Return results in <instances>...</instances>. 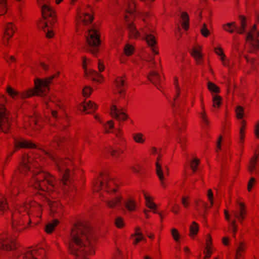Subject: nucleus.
Returning a JSON list of instances; mask_svg holds the SVG:
<instances>
[{
    "label": "nucleus",
    "instance_id": "17",
    "mask_svg": "<svg viewBox=\"0 0 259 259\" xmlns=\"http://www.w3.org/2000/svg\"><path fill=\"white\" fill-rule=\"evenodd\" d=\"M98 187L101 189H105L108 192L111 191L115 192L117 189L113 188V186L114 185V182L113 179H103L102 181H100L99 182Z\"/></svg>",
    "mask_w": 259,
    "mask_h": 259
},
{
    "label": "nucleus",
    "instance_id": "37",
    "mask_svg": "<svg viewBox=\"0 0 259 259\" xmlns=\"http://www.w3.org/2000/svg\"><path fill=\"white\" fill-rule=\"evenodd\" d=\"M223 28L225 30L230 32L233 33L234 30L237 28L235 22L228 23L223 25Z\"/></svg>",
    "mask_w": 259,
    "mask_h": 259
},
{
    "label": "nucleus",
    "instance_id": "22",
    "mask_svg": "<svg viewBox=\"0 0 259 259\" xmlns=\"http://www.w3.org/2000/svg\"><path fill=\"white\" fill-rule=\"evenodd\" d=\"M149 79L159 90L158 83L161 81V78L155 70H151L148 75Z\"/></svg>",
    "mask_w": 259,
    "mask_h": 259
},
{
    "label": "nucleus",
    "instance_id": "56",
    "mask_svg": "<svg viewBox=\"0 0 259 259\" xmlns=\"http://www.w3.org/2000/svg\"><path fill=\"white\" fill-rule=\"evenodd\" d=\"M174 84H175V88L176 90V95L175 96L174 100V101H176V100H177L178 97L180 95V87L179 86V85L178 84V79L177 78L175 79Z\"/></svg>",
    "mask_w": 259,
    "mask_h": 259
},
{
    "label": "nucleus",
    "instance_id": "19",
    "mask_svg": "<svg viewBox=\"0 0 259 259\" xmlns=\"http://www.w3.org/2000/svg\"><path fill=\"white\" fill-rule=\"evenodd\" d=\"M111 114L112 117L119 121H123L127 119V116L122 109H118L113 105L111 108Z\"/></svg>",
    "mask_w": 259,
    "mask_h": 259
},
{
    "label": "nucleus",
    "instance_id": "40",
    "mask_svg": "<svg viewBox=\"0 0 259 259\" xmlns=\"http://www.w3.org/2000/svg\"><path fill=\"white\" fill-rule=\"evenodd\" d=\"M207 88L212 93V95H213V93H218L220 92L219 87L211 82H208Z\"/></svg>",
    "mask_w": 259,
    "mask_h": 259
},
{
    "label": "nucleus",
    "instance_id": "60",
    "mask_svg": "<svg viewBox=\"0 0 259 259\" xmlns=\"http://www.w3.org/2000/svg\"><path fill=\"white\" fill-rule=\"evenodd\" d=\"M105 128L106 130V132H110V130L113 128V123L112 121H108L106 124H105Z\"/></svg>",
    "mask_w": 259,
    "mask_h": 259
},
{
    "label": "nucleus",
    "instance_id": "52",
    "mask_svg": "<svg viewBox=\"0 0 259 259\" xmlns=\"http://www.w3.org/2000/svg\"><path fill=\"white\" fill-rule=\"evenodd\" d=\"M109 152L111 153L112 156L117 157L119 156L120 153L123 152V150L120 149V148L117 149H113L112 148H110L109 150Z\"/></svg>",
    "mask_w": 259,
    "mask_h": 259
},
{
    "label": "nucleus",
    "instance_id": "15",
    "mask_svg": "<svg viewBox=\"0 0 259 259\" xmlns=\"http://www.w3.org/2000/svg\"><path fill=\"white\" fill-rule=\"evenodd\" d=\"M177 130H178V134L177 135V141L178 143L180 144L181 148L182 150H184L185 148V143L186 139L184 137L181 136L182 133V128L185 127V124L184 123L183 119L182 118V123H180L178 121L176 122Z\"/></svg>",
    "mask_w": 259,
    "mask_h": 259
},
{
    "label": "nucleus",
    "instance_id": "9",
    "mask_svg": "<svg viewBox=\"0 0 259 259\" xmlns=\"http://www.w3.org/2000/svg\"><path fill=\"white\" fill-rule=\"evenodd\" d=\"M46 251L44 248H29L18 259H45Z\"/></svg>",
    "mask_w": 259,
    "mask_h": 259
},
{
    "label": "nucleus",
    "instance_id": "16",
    "mask_svg": "<svg viewBox=\"0 0 259 259\" xmlns=\"http://www.w3.org/2000/svg\"><path fill=\"white\" fill-rule=\"evenodd\" d=\"M56 163L58 170L63 174L62 178H68V177H72L73 176V172L68 171V169L65 168V166L68 164L66 160H59L58 161H56Z\"/></svg>",
    "mask_w": 259,
    "mask_h": 259
},
{
    "label": "nucleus",
    "instance_id": "32",
    "mask_svg": "<svg viewBox=\"0 0 259 259\" xmlns=\"http://www.w3.org/2000/svg\"><path fill=\"white\" fill-rule=\"evenodd\" d=\"M107 205L108 207L110 208H113L116 206H118L121 203V197L117 196L114 199L111 200L107 201L106 202Z\"/></svg>",
    "mask_w": 259,
    "mask_h": 259
},
{
    "label": "nucleus",
    "instance_id": "14",
    "mask_svg": "<svg viewBox=\"0 0 259 259\" xmlns=\"http://www.w3.org/2000/svg\"><path fill=\"white\" fill-rule=\"evenodd\" d=\"M143 32L145 34V39L148 45L151 48L152 51L153 53L157 54V52L155 49V46L156 44L155 37L151 33L152 30L148 28L143 30Z\"/></svg>",
    "mask_w": 259,
    "mask_h": 259
},
{
    "label": "nucleus",
    "instance_id": "25",
    "mask_svg": "<svg viewBox=\"0 0 259 259\" xmlns=\"http://www.w3.org/2000/svg\"><path fill=\"white\" fill-rule=\"evenodd\" d=\"M199 48L200 49L194 47L191 51V55L194 58L197 64H200L203 62L202 54L201 53L200 51L201 48L199 47Z\"/></svg>",
    "mask_w": 259,
    "mask_h": 259
},
{
    "label": "nucleus",
    "instance_id": "36",
    "mask_svg": "<svg viewBox=\"0 0 259 259\" xmlns=\"http://www.w3.org/2000/svg\"><path fill=\"white\" fill-rule=\"evenodd\" d=\"M171 106L172 107V111L174 114H180L179 113V111L181 110V102L176 100L174 102L171 103Z\"/></svg>",
    "mask_w": 259,
    "mask_h": 259
},
{
    "label": "nucleus",
    "instance_id": "1",
    "mask_svg": "<svg viewBox=\"0 0 259 259\" xmlns=\"http://www.w3.org/2000/svg\"><path fill=\"white\" fill-rule=\"evenodd\" d=\"M95 242L91 229L81 223H77L71 230L69 249L76 259H86L88 255L94 254Z\"/></svg>",
    "mask_w": 259,
    "mask_h": 259
},
{
    "label": "nucleus",
    "instance_id": "13",
    "mask_svg": "<svg viewBox=\"0 0 259 259\" xmlns=\"http://www.w3.org/2000/svg\"><path fill=\"white\" fill-rule=\"evenodd\" d=\"M35 162L37 163L38 161L36 160L34 161L33 158L29 157L27 155H24L23 156L22 162L19 169L20 172L23 173L25 171L30 170V164L34 166H36Z\"/></svg>",
    "mask_w": 259,
    "mask_h": 259
},
{
    "label": "nucleus",
    "instance_id": "35",
    "mask_svg": "<svg viewBox=\"0 0 259 259\" xmlns=\"http://www.w3.org/2000/svg\"><path fill=\"white\" fill-rule=\"evenodd\" d=\"M239 19L241 23V27L236 29V31L240 34H243L245 32V27H246V23H245V18L243 16H239Z\"/></svg>",
    "mask_w": 259,
    "mask_h": 259
},
{
    "label": "nucleus",
    "instance_id": "24",
    "mask_svg": "<svg viewBox=\"0 0 259 259\" xmlns=\"http://www.w3.org/2000/svg\"><path fill=\"white\" fill-rule=\"evenodd\" d=\"M124 78H125V76L118 77L115 80L116 89L120 94L123 93L125 90L124 87L126 85V83Z\"/></svg>",
    "mask_w": 259,
    "mask_h": 259
},
{
    "label": "nucleus",
    "instance_id": "42",
    "mask_svg": "<svg viewBox=\"0 0 259 259\" xmlns=\"http://www.w3.org/2000/svg\"><path fill=\"white\" fill-rule=\"evenodd\" d=\"M181 18L184 20V22L182 23V26L184 27L185 29H187L188 28V15L186 12L182 13L181 15Z\"/></svg>",
    "mask_w": 259,
    "mask_h": 259
},
{
    "label": "nucleus",
    "instance_id": "6",
    "mask_svg": "<svg viewBox=\"0 0 259 259\" xmlns=\"http://www.w3.org/2000/svg\"><path fill=\"white\" fill-rule=\"evenodd\" d=\"M259 31H256V25L247 33L245 36L246 48L250 53H255L259 49Z\"/></svg>",
    "mask_w": 259,
    "mask_h": 259
},
{
    "label": "nucleus",
    "instance_id": "27",
    "mask_svg": "<svg viewBox=\"0 0 259 259\" xmlns=\"http://www.w3.org/2000/svg\"><path fill=\"white\" fill-rule=\"evenodd\" d=\"M257 156L253 157L250 161L248 170L252 174H257L259 171V164H257Z\"/></svg>",
    "mask_w": 259,
    "mask_h": 259
},
{
    "label": "nucleus",
    "instance_id": "55",
    "mask_svg": "<svg viewBox=\"0 0 259 259\" xmlns=\"http://www.w3.org/2000/svg\"><path fill=\"white\" fill-rule=\"evenodd\" d=\"M200 31L202 34L205 37H207L209 34V31L207 28L206 25L205 23L203 24V26L201 28Z\"/></svg>",
    "mask_w": 259,
    "mask_h": 259
},
{
    "label": "nucleus",
    "instance_id": "23",
    "mask_svg": "<svg viewBox=\"0 0 259 259\" xmlns=\"http://www.w3.org/2000/svg\"><path fill=\"white\" fill-rule=\"evenodd\" d=\"M15 32V27L12 23H8L5 27V36L4 38V43L6 45V41L13 36Z\"/></svg>",
    "mask_w": 259,
    "mask_h": 259
},
{
    "label": "nucleus",
    "instance_id": "49",
    "mask_svg": "<svg viewBox=\"0 0 259 259\" xmlns=\"http://www.w3.org/2000/svg\"><path fill=\"white\" fill-rule=\"evenodd\" d=\"M181 202L184 207L188 208L190 206L189 197L188 196L182 197Z\"/></svg>",
    "mask_w": 259,
    "mask_h": 259
},
{
    "label": "nucleus",
    "instance_id": "29",
    "mask_svg": "<svg viewBox=\"0 0 259 259\" xmlns=\"http://www.w3.org/2000/svg\"><path fill=\"white\" fill-rule=\"evenodd\" d=\"M51 212L52 214L54 213H62V206L58 202H51L49 203Z\"/></svg>",
    "mask_w": 259,
    "mask_h": 259
},
{
    "label": "nucleus",
    "instance_id": "31",
    "mask_svg": "<svg viewBox=\"0 0 259 259\" xmlns=\"http://www.w3.org/2000/svg\"><path fill=\"white\" fill-rule=\"evenodd\" d=\"M190 236L193 237L196 235L199 231V225L196 222H193L190 226Z\"/></svg>",
    "mask_w": 259,
    "mask_h": 259
},
{
    "label": "nucleus",
    "instance_id": "61",
    "mask_svg": "<svg viewBox=\"0 0 259 259\" xmlns=\"http://www.w3.org/2000/svg\"><path fill=\"white\" fill-rule=\"evenodd\" d=\"M245 248H246L245 245L244 244V243L243 242H241L239 243V245L236 251L241 252H244L245 251Z\"/></svg>",
    "mask_w": 259,
    "mask_h": 259
},
{
    "label": "nucleus",
    "instance_id": "26",
    "mask_svg": "<svg viewBox=\"0 0 259 259\" xmlns=\"http://www.w3.org/2000/svg\"><path fill=\"white\" fill-rule=\"evenodd\" d=\"M160 159V155L157 157V161L156 163V170L158 178H164V177L168 176V174L167 171V168L166 166H165V170H162L160 164L159 163V160Z\"/></svg>",
    "mask_w": 259,
    "mask_h": 259
},
{
    "label": "nucleus",
    "instance_id": "54",
    "mask_svg": "<svg viewBox=\"0 0 259 259\" xmlns=\"http://www.w3.org/2000/svg\"><path fill=\"white\" fill-rule=\"evenodd\" d=\"M195 204L198 206H201L204 208L205 209L207 208V203L206 202H204L201 199H197L195 201Z\"/></svg>",
    "mask_w": 259,
    "mask_h": 259
},
{
    "label": "nucleus",
    "instance_id": "53",
    "mask_svg": "<svg viewBox=\"0 0 259 259\" xmlns=\"http://www.w3.org/2000/svg\"><path fill=\"white\" fill-rule=\"evenodd\" d=\"M131 237L132 238H134V240L133 241V244L134 245H137L140 241L144 239L143 235H135L134 236H132V235Z\"/></svg>",
    "mask_w": 259,
    "mask_h": 259
},
{
    "label": "nucleus",
    "instance_id": "30",
    "mask_svg": "<svg viewBox=\"0 0 259 259\" xmlns=\"http://www.w3.org/2000/svg\"><path fill=\"white\" fill-rule=\"evenodd\" d=\"M144 196L146 201V206L151 209H155L156 208V205L152 200V198L150 195L146 192H144Z\"/></svg>",
    "mask_w": 259,
    "mask_h": 259
},
{
    "label": "nucleus",
    "instance_id": "10",
    "mask_svg": "<svg viewBox=\"0 0 259 259\" xmlns=\"http://www.w3.org/2000/svg\"><path fill=\"white\" fill-rule=\"evenodd\" d=\"M18 246L15 239L11 236L5 234L0 236V250H12L16 249Z\"/></svg>",
    "mask_w": 259,
    "mask_h": 259
},
{
    "label": "nucleus",
    "instance_id": "34",
    "mask_svg": "<svg viewBox=\"0 0 259 259\" xmlns=\"http://www.w3.org/2000/svg\"><path fill=\"white\" fill-rule=\"evenodd\" d=\"M7 201L4 198H0V215L4 214L8 209Z\"/></svg>",
    "mask_w": 259,
    "mask_h": 259
},
{
    "label": "nucleus",
    "instance_id": "43",
    "mask_svg": "<svg viewBox=\"0 0 259 259\" xmlns=\"http://www.w3.org/2000/svg\"><path fill=\"white\" fill-rule=\"evenodd\" d=\"M7 10L6 0H0V15L5 14Z\"/></svg>",
    "mask_w": 259,
    "mask_h": 259
},
{
    "label": "nucleus",
    "instance_id": "3",
    "mask_svg": "<svg viewBox=\"0 0 259 259\" xmlns=\"http://www.w3.org/2000/svg\"><path fill=\"white\" fill-rule=\"evenodd\" d=\"M35 205H36L35 202H31L30 203H24L16 208L12 215V227L14 233H20L27 228L24 224V220L29 219V211L33 210Z\"/></svg>",
    "mask_w": 259,
    "mask_h": 259
},
{
    "label": "nucleus",
    "instance_id": "44",
    "mask_svg": "<svg viewBox=\"0 0 259 259\" xmlns=\"http://www.w3.org/2000/svg\"><path fill=\"white\" fill-rule=\"evenodd\" d=\"M214 51H215V52L217 54H218V55H220L221 58V59L222 60V61H223V64L224 66H228V64L227 63H226L225 61H224V59H225V55H224V54L222 52V49L221 48H215L214 49Z\"/></svg>",
    "mask_w": 259,
    "mask_h": 259
},
{
    "label": "nucleus",
    "instance_id": "8",
    "mask_svg": "<svg viewBox=\"0 0 259 259\" xmlns=\"http://www.w3.org/2000/svg\"><path fill=\"white\" fill-rule=\"evenodd\" d=\"M11 118L9 112L4 106L0 104V130L5 133H8L10 129Z\"/></svg>",
    "mask_w": 259,
    "mask_h": 259
},
{
    "label": "nucleus",
    "instance_id": "28",
    "mask_svg": "<svg viewBox=\"0 0 259 259\" xmlns=\"http://www.w3.org/2000/svg\"><path fill=\"white\" fill-rule=\"evenodd\" d=\"M97 108V105L91 101L83 102L79 107L80 111H87L88 110L94 111Z\"/></svg>",
    "mask_w": 259,
    "mask_h": 259
},
{
    "label": "nucleus",
    "instance_id": "38",
    "mask_svg": "<svg viewBox=\"0 0 259 259\" xmlns=\"http://www.w3.org/2000/svg\"><path fill=\"white\" fill-rule=\"evenodd\" d=\"M79 21L82 22L84 25H88L91 23L93 20V17L88 14H87L83 17L82 16L79 17Z\"/></svg>",
    "mask_w": 259,
    "mask_h": 259
},
{
    "label": "nucleus",
    "instance_id": "12",
    "mask_svg": "<svg viewBox=\"0 0 259 259\" xmlns=\"http://www.w3.org/2000/svg\"><path fill=\"white\" fill-rule=\"evenodd\" d=\"M233 213L239 222L241 224H242L247 214L245 204L243 202H239L238 203V206L237 207V210L233 211Z\"/></svg>",
    "mask_w": 259,
    "mask_h": 259
},
{
    "label": "nucleus",
    "instance_id": "62",
    "mask_svg": "<svg viewBox=\"0 0 259 259\" xmlns=\"http://www.w3.org/2000/svg\"><path fill=\"white\" fill-rule=\"evenodd\" d=\"M180 209V206L175 204L171 208V211L174 213L175 214H177L179 213V210Z\"/></svg>",
    "mask_w": 259,
    "mask_h": 259
},
{
    "label": "nucleus",
    "instance_id": "58",
    "mask_svg": "<svg viewBox=\"0 0 259 259\" xmlns=\"http://www.w3.org/2000/svg\"><path fill=\"white\" fill-rule=\"evenodd\" d=\"M246 60L249 64H250L252 65L253 68L258 63V61L254 58H247Z\"/></svg>",
    "mask_w": 259,
    "mask_h": 259
},
{
    "label": "nucleus",
    "instance_id": "4",
    "mask_svg": "<svg viewBox=\"0 0 259 259\" xmlns=\"http://www.w3.org/2000/svg\"><path fill=\"white\" fill-rule=\"evenodd\" d=\"M38 4L41 7L42 15L44 19L46 20L43 23L42 28L44 31L46 32V36L51 38L53 33L50 29L49 23L52 25L56 22V16L55 12L52 8L48 5V0H38Z\"/></svg>",
    "mask_w": 259,
    "mask_h": 259
},
{
    "label": "nucleus",
    "instance_id": "48",
    "mask_svg": "<svg viewBox=\"0 0 259 259\" xmlns=\"http://www.w3.org/2000/svg\"><path fill=\"white\" fill-rule=\"evenodd\" d=\"M115 224L118 228H122L124 226L123 220L121 217H117L115 221Z\"/></svg>",
    "mask_w": 259,
    "mask_h": 259
},
{
    "label": "nucleus",
    "instance_id": "33",
    "mask_svg": "<svg viewBox=\"0 0 259 259\" xmlns=\"http://www.w3.org/2000/svg\"><path fill=\"white\" fill-rule=\"evenodd\" d=\"M58 223L59 221L57 219H55L52 222L48 223L46 226V232L48 234L52 233Z\"/></svg>",
    "mask_w": 259,
    "mask_h": 259
},
{
    "label": "nucleus",
    "instance_id": "46",
    "mask_svg": "<svg viewBox=\"0 0 259 259\" xmlns=\"http://www.w3.org/2000/svg\"><path fill=\"white\" fill-rule=\"evenodd\" d=\"M243 108L240 106H237L235 109L236 116L238 119H242L243 116Z\"/></svg>",
    "mask_w": 259,
    "mask_h": 259
},
{
    "label": "nucleus",
    "instance_id": "50",
    "mask_svg": "<svg viewBox=\"0 0 259 259\" xmlns=\"http://www.w3.org/2000/svg\"><path fill=\"white\" fill-rule=\"evenodd\" d=\"M134 139L136 142L139 143H143L145 141V139L143 138V135L141 133L135 134L134 136Z\"/></svg>",
    "mask_w": 259,
    "mask_h": 259
},
{
    "label": "nucleus",
    "instance_id": "47",
    "mask_svg": "<svg viewBox=\"0 0 259 259\" xmlns=\"http://www.w3.org/2000/svg\"><path fill=\"white\" fill-rule=\"evenodd\" d=\"M171 234L173 237L174 240L178 242L180 240V234L178 230L176 228H172L171 230Z\"/></svg>",
    "mask_w": 259,
    "mask_h": 259
},
{
    "label": "nucleus",
    "instance_id": "64",
    "mask_svg": "<svg viewBox=\"0 0 259 259\" xmlns=\"http://www.w3.org/2000/svg\"><path fill=\"white\" fill-rule=\"evenodd\" d=\"M200 117L202 119L204 123L206 125H207L208 123V120L207 119V117L204 113H200Z\"/></svg>",
    "mask_w": 259,
    "mask_h": 259
},
{
    "label": "nucleus",
    "instance_id": "51",
    "mask_svg": "<svg viewBox=\"0 0 259 259\" xmlns=\"http://www.w3.org/2000/svg\"><path fill=\"white\" fill-rule=\"evenodd\" d=\"M257 184L256 179H249L247 184V190L250 192L253 187Z\"/></svg>",
    "mask_w": 259,
    "mask_h": 259
},
{
    "label": "nucleus",
    "instance_id": "59",
    "mask_svg": "<svg viewBox=\"0 0 259 259\" xmlns=\"http://www.w3.org/2000/svg\"><path fill=\"white\" fill-rule=\"evenodd\" d=\"M92 89L88 87H86L84 88L82 91L83 95L84 97H89L91 93Z\"/></svg>",
    "mask_w": 259,
    "mask_h": 259
},
{
    "label": "nucleus",
    "instance_id": "18",
    "mask_svg": "<svg viewBox=\"0 0 259 259\" xmlns=\"http://www.w3.org/2000/svg\"><path fill=\"white\" fill-rule=\"evenodd\" d=\"M14 144L16 148H36V146L34 144L22 138H14Z\"/></svg>",
    "mask_w": 259,
    "mask_h": 259
},
{
    "label": "nucleus",
    "instance_id": "45",
    "mask_svg": "<svg viewBox=\"0 0 259 259\" xmlns=\"http://www.w3.org/2000/svg\"><path fill=\"white\" fill-rule=\"evenodd\" d=\"M134 49L133 46L127 44L124 49V52L126 56H131L134 52Z\"/></svg>",
    "mask_w": 259,
    "mask_h": 259
},
{
    "label": "nucleus",
    "instance_id": "21",
    "mask_svg": "<svg viewBox=\"0 0 259 259\" xmlns=\"http://www.w3.org/2000/svg\"><path fill=\"white\" fill-rule=\"evenodd\" d=\"M200 160L197 158H193V159L188 161V164L190 168V171L187 172L186 176H191L193 174H195L199 170V165Z\"/></svg>",
    "mask_w": 259,
    "mask_h": 259
},
{
    "label": "nucleus",
    "instance_id": "41",
    "mask_svg": "<svg viewBox=\"0 0 259 259\" xmlns=\"http://www.w3.org/2000/svg\"><path fill=\"white\" fill-rule=\"evenodd\" d=\"M222 98L217 95H212L213 106L215 108L219 107L221 104Z\"/></svg>",
    "mask_w": 259,
    "mask_h": 259
},
{
    "label": "nucleus",
    "instance_id": "20",
    "mask_svg": "<svg viewBox=\"0 0 259 259\" xmlns=\"http://www.w3.org/2000/svg\"><path fill=\"white\" fill-rule=\"evenodd\" d=\"M214 248L212 246L211 238L209 234L207 236L206 246L204 250L205 255L203 259H208L211 257Z\"/></svg>",
    "mask_w": 259,
    "mask_h": 259
},
{
    "label": "nucleus",
    "instance_id": "39",
    "mask_svg": "<svg viewBox=\"0 0 259 259\" xmlns=\"http://www.w3.org/2000/svg\"><path fill=\"white\" fill-rule=\"evenodd\" d=\"M125 207L129 211L135 210L136 207L135 201L132 199H128L125 202Z\"/></svg>",
    "mask_w": 259,
    "mask_h": 259
},
{
    "label": "nucleus",
    "instance_id": "57",
    "mask_svg": "<svg viewBox=\"0 0 259 259\" xmlns=\"http://www.w3.org/2000/svg\"><path fill=\"white\" fill-rule=\"evenodd\" d=\"M65 139L63 137L58 136L55 139V143L58 146H60L61 144L64 142Z\"/></svg>",
    "mask_w": 259,
    "mask_h": 259
},
{
    "label": "nucleus",
    "instance_id": "63",
    "mask_svg": "<svg viewBox=\"0 0 259 259\" xmlns=\"http://www.w3.org/2000/svg\"><path fill=\"white\" fill-rule=\"evenodd\" d=\"M132 169L135 172L139 173L142 169V167L139 164H136L135 166H133Z\"/></svg>",
    "mask_w": 259,
    "mask_h": 259
},
{
    "label": "nucleus",
    "instance_id": "11",
    "mask_svg": "<svg viewBox=\"0 0 259 259\" xmlns=\"http://www.w3.org/2000/svg\"><path fill=\"white\" fill-rule=\"evenodd\" d=\"M87 58L85 57H82V66L84 69V75L87 77H91L93 80L98 82H100L103 79L102 75L98 73L96 71L93 70H88L87 68Z\"/></svg>",
    "mask_w": 259,
    "mask_h": 259
},
{
    "label": "nucleus",
    "instance_id": "2",
    "mask_svg": "<svg viewBox=\"0 0 259 259\" xmlns=\"http://www.w3.org/2000/svg\"><path fill=\"white\" fill-rule=\"evenodd\" d=\"M55 77V75H54L43 79H36L34 82L35 89L34 90H30L27 92L19 93L9 85L7 87V92L12 98L19 96L21 99H24L33 95L44 98L46 107L49 108L51 107L50 103H52L50 96L48 95L50 90L49 86Z\"/></svg>",
    "mask_w": 259,
    "mask_h": 259
},
{
    "label": "nucleus",
    "instance_id": "5",
    "mask_svg": "<svg viewBox=\"0 0 259 259\" xmlns=\"http://www.w3.org/2000/svg\"><path fill=\"white\" fill-rule=\"evenodd\" d=\"M85 39L86 44L84 49L95 55L99 51L101 40L98 31L95 27H92L88 29Z\"/></svg>",
    "mask_w": 259,
    "mask_h": 259
},
{
    "label": "nucleus",
    "instance_id": "7",
    "mask_svg": "<svg viewBox=\"0 0 259 259\" xmlns=\"http://www.w3.org/2000/svg\"><path fill=\"white\" fill-rule=\"evenodd\" d=\"M135 4H130L128 2L125 3L123 6L124 12L126 13L125 15V19L127 21V28L129 31L130 36L131 37L136 38L139 36V33L135 27V25L130 20H128V15H133L135 12Z\"/></svg>",
    "mask_w": 259,
    "mask_h": 259
}]
</instances>
